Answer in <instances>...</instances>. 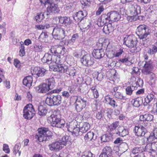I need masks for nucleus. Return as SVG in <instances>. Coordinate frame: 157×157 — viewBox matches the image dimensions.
<instances>
[{"instance_id": "28", "label": "nucleus", "mask_w": 157, "mask_h": 157, "mask_svg": "<svg viewBox=\"0 0 157 157\" xmlns=\"http://www.w3.org/2000/svg\"><path fill=\"white\" fill-rule=\"evenodd\" d=\"M131 102L133 106L138 107L142 103V99L141 97H138L133 99Z\"/></svg>"}, {"instance_id": "40", "label": "nucleus", "mask_w": 157, "mask_h": 157, "mask_svg": "<svg viewBox=\"0 0 157 157\" xmlns=\"http://www.w3.org/2000/svg\"><path fill=\"white\" fill-rule=\"evenodd\" d=\"M79 38V35L78 33H76L72 35L71 39L68 40V43L69 44H73Z\"/></svg>"}, {"instance_id": "62", "label": "nucleus", "mask_w": 157, "mask_h": 157, "mask_svg": "<svg viewBox=\"0 0 157 157\" xmlns=\"http://www.w3.org/2000/svg\"><path fill=\"white\" fill-rule=\"evenodd\" d=\"M103 116V115L102 114V111H101L97 112L96 117L97 119H100Z\"/></svg>"}, {"instance_id": "13", "label": "nucleus", "mask_w": 157, "mask_h": 157, "mask_svg": "<svg viewBox=\"0 0 157 157\" xmlns=\"http://www.w3.org/2000/svg\"><path fill=\"white\" fill-rule=\"evenodd\" d=\"M81 62L86 67L93 65L94 63V59L89 54L84 55L81 58Z\"/></svg>"}, {"instance_id": "46", "label": "nucleus", "mask_w": 157, "mask_h": 157, "mask_svg": "<svg viewBox=\"0 0 157 157\" xmlns=\"http://www.w3.org/2000/svg\"><path fill=\"white\" fill-rule=\"evenodd\" d=\"M50 26V25L48 23H46L44 25H36V27L39 30L46 29L49 28Z\"/></svg>"}, {"instance_id": "51", "label": "nucleus", "mask_w": 157, "mask_h": 157, "mask_svg": "<svg viewBox=\"0 0 157 157\" xmlns=\"http://www.w3.org/2000/svg\"><path fill=\"white\" fill-rule=\"evenodd\" d=\"M133 87V86H128L125 89L126 93L128 95H130L132 93L134 90L132 89V88Z\"/></svg>"}, {"instance_id": "15", "label": "nucleus", "mask_w": 157, "mask_h": 157, "mask_svg": "<svg viewBox=\"0 0 157 157\" xmlns=\"http://www.w3.org/2000/svg\"><path fill=\"white\" fill-rule=\"evenodd\" d=\"M67 129L74 136H78L80 135L81 132L79 127H77L74 123H70L68 126Z\"/></svg>"}, {"instance_id": "31", "label": "nucleus", "mask_w": 157, "mask_h": 157, "mask_svg": "<svg viewBox=\"0 0 157 157\" xmlns=\"http://www.w3.org/2000/svg\"><path fill=\"white\" fill-rule=\"evenodd\" d=\"M93 55L94 57L97 59H100L104 54L101 49H96L94 50Z\"/></svg>"}, {"instance_id": "57", "label": "nucleus", "mask_w": 157, "mask_h": 157, "mask_svg": "<svg viewBox=\"0 0 157 157\" xmlns=\"http://www.w3.org/2000/svg\"><path fill=\"white\" fill-rule=\"evenodd\" d=\"M3 150L6 153H10V149L8 145L7 144H4L3 145Z\"/></svg>"}, {"instance_id": "45", "label": "nucleus", "mask_w": 157, "mask_h": 157, "mask_svg": "<svg viewBox=\"0 0 157 157\" xmlns=\"http://www.w3.org/2000/svg\"><path fill=\"white\" fill-rule=\"evenodd\" d=\"M132 153L134 155L136 154H140L143 153V151L141 147H135L132 150Z\"/></svg>"}, {"instance_id": "4", "label": "nucleus", "mask_w": 157, "mask_h": 157, "mask_svg": "<svg viewBox=\"0 0 157 157\" xmlns=\"http://www.w3.org/2000/svg\"><path fill=\"white\" fill-rule=\"evenodd\" d=\"M73 97L75 98L74 103L75 109L77 112H80L86 107L87 104V99L80 95H75Z\"/></svg>"}, {"instance_id": "34", "label": "nucleus", "mask_w": 157, "mask_h": 157, "mask_svg": "<svg viewBox=\"0 0 157 157\" xmlns=\"http://www.w3.org/2000/svg\"><path fill=\"white\" fill-rule=\"evenodd\" d=\"M154 95L152 94H148L144 98L143 104L144 105H147L153 100Z\"/></svg>"}, {"instance_id": "38", "label": "nucleus", "mask_w": 157, "mask_h": 157, "mask_svg": "<svg viewBox=\"0 0 157 157\" xmlns=\"http://www.w3.org/2000/svg\"><path fill=\"white\" fill-rule=\"evenodd\" d=\"M111 138V135L110 134H106L102 135L101 137V140L103 142L109 141Z\"/></svg>"}, {"instance_id": "43", "label": "nucleus", "mask_w": 157, "mask_h": 157, "mask_svg": "<svg viewBox=\"0 0 157 157\" xmlns=\"http://www.w3.org/2000/svg\"><path fill=\"white\" fill-rule=\"evenodd\" d=\"M35 18L36 21L37 22H40L44 18V14L42 12L38 13L35 17Z\"/></svg>"}, {"instance_id": "2", "label": "nucleus", "mask_w": 157, "mask_h": 157, "mask_svg": "<svg viewBox=\"0 0 157 157\" xmlns=\"http://www.w3.org/2000/svg\"><path fill=\"white\" fill-rule=\"evenodd\" d=\"M137 44L136 39L134 36L130 35L124 39V44L128 47L132 53L138 52L140 50V48L136 47Z\"/></svg>"}, {"instance_id": "61", "label": "nucleus", "mask_w": 157, "mask_h": 157, "mask_svg": "<svg viewBox=\"0 0 157 157\" xmlns=\"http://www.w3.org/2000/svg\"><path fill=\"white\" fill-rule=\"evenodd\" d=\"M35 51L36 52H40L42 51V48L41 46H39L37 45H35L34 46Z\"/></svg>"}, {"instance_id": "12", "label": "nucleus", "mask_w": 157, "mask_h": 157, "mask_svg": "<svg viewBox=\"0 0 157 157\" xmlns=\"http://www.w3.org/2000/svg\"><path fill=\"white\" fill-rule=\"evenodd\" d=\"M60 55H54L52 56L48 53H46L42 59V62L44 63H47L49 64L51 63H54Z\"/></svg>"}, {"instance_id": "48", "label": "nucleus", "mask_w": 157, "mask_h": 157, "mask_svg": "<svg viewBox=\"0 0 157 157\" xmlns=\"http://www.w3.org/2000/svg\"><path fill=\"white\" fill-rule=\"evenodd\" d=\"M104 10V6L103 4H100L99 5V6L98 8V10L96 12V14L97 15H99L101 14V13Z\"/></svg>"}, {"instance_id": "32", "label": "nucleus", "mask_w": 157, "mask_h": 157, "mask_svg": "<svg viewBox=\"0 0 157 157\" xmlns=\"http://www.w3.org/2000/svg\"><path fill=\"white\" fill-rule=\"evenodd\" d=\"M140 13V7L139 6H135L131 10V13L133 16H136Z\"/></svg>"}, {"instance_id": "49", "label": "nucleus", "mask_w": 157, "mask_h": 157, "mask_svg": "<svg viewBox=\"0 0 157 157\" xmlns=\"http://www.w3.org/2000/svg\"><path fill=\"white\" fill-rule=\"evenodd\" d=\"M80 2L84 7L89 6L91 4L90 0H80Z\"/></svg>"}, {"instance_id": "56", "label": "nucleus", "mask_w": 157, "mask_h": 157, "mask_svg": "<svg viewBox=\"0 0 157 157\" xmlns=\"http://www.w3.org/2000/svg\"><path fill=\"white\" fill-rule=\"evenodd\" d=\"M93 154L90 151L86 152L83 153L81 157H93Z\"/></svg>"}, {"instance_id": "44", "label": "nucleus", "mask_w": 157, "mask_h": 157, "mask_svg": "<svg viewBox=\"0 0 157 157\" xmlns=\"http://www.w3.org/2000/svg\"><path fill=\"white\" fill-rule=\"evenodd\" d=\"M25 47L24 44H21L19 47V55L20 56L23 57L25 55Z\"/></svg>"}, {"instance_id": "27", "label": "nucleus", "mask_w": 157, "mask_h": 157, "mask_svg": "<svg viewBox=\"0 0 157 157\" xmlns=\"http://www.w3.org/2000/svg\"><path fill=\"white\" fill-rule=\"evenodd\" d=\"M49 146L51 150L61 149L63 147L60 143L59 141L52 143L49 145Z\"/></svg>"}, {"instance_id": "20", "label": "nucleus", "mask_w": 157, "mask_h": 157, "mask_svg": "<svg viewBox=\"0 0 157 157\" xmlns=\"http://www.w3.org/2000/svg\"><path fill=\"white\" fill-rule=\"evenodd\" d=\"M153 118V116L151 114L146 113L144 115H141L140 116L139 123L144 124L145 121H151Z\"/></svg>"}, {"instance_id": "19", "label": "nucleus", "mask_w": 157, "mask_h": 157, "mask_svg": "<svg viewBox=\"0 0 157 157\" xmlns=\"http://www.w3.org/2000/svg\"><path fill=\"white\" fill-rule=\"evenodd\" d=\"M85 11H79L76 13L74 15V19L78 22H80L86 15Z\"/></svg>"}, {"instance_id": "5", "label": "nucleus", "mask_w": 157, "mask_h": 157, "mask_svg": "<svg viewBox=\"0 0 157 157\" xmlns=\"http://www.w3.org/2000/svg\"><path fill=\"white\" fill-rule=\"evenodd\" d=\"M151 30L144 24L140 25L136 29V34L140 39H146L150 35Z\"/></svg>"}, {"instance_id": "26", "label": "nucleus", "mask_w": 157, "mask_h": 157, "mask_svg": "<svg viewBox=\"0 0 157 157\" xmlns=\"http://www.w3.org/2000/svg\"><path fill=\"white\" fill-rule=\"evenodd\" d=\"M118 132H116V134L119 136L124 137L127 135L128 132L127 130L125 129L124 127L122 126H119L117 129Z\"/></svg>"}, {"instance_id": "8", "label": "nucleus", "mask_w": 157, "mask_h": 157, "mask_svg": "<svg viewBox=\"0 0 157 157\" xmlns=\"http://www.w3.org/2000/svg\"><path fill=\"white\" fill-rule=\"evenodd\" d=\"M52 34L55 39L59 40H63L66 36L64 29L61 27L56 26L54 28Z\"/></svg>"}, {"instance_id": "29", "label": "nucleus", "mask_w": 157, "mask_h": 157, "mask_svg": "<svg viewBox=\"0 0 157 157\" xmlns=\"http://www.w3.org/2000/svg\"><path fill=\"white\" fill-rule=\"evenodd\" d=\"M111 20L114 21H117L119 20L121 18V16L117 12L114 11H112L109 13Z\"/></svg>"}, {"instance_id": "21", "label": "nucleus", "mask_w": 157, "mask_h": 157, "mask_svg": "<svg viewBox=\"0 0 157 157\" xmlns=\"http://www.w3.org/2000/svg\"><path fill=\"white\" fill-rule=\"evenodd\" d=\"M123 52V49L121 48L115 52L112 50L108 53L107 56L109 59H113L114 57L119 56L122 54Z\"/></svg>"}, {"instance_id": "14", "label": "nucleus", "mask_w": 157, "mask_h": 157, "mask_svg": "<svg viewBox=\"0 0 157 157\" xmlns=\"http://www.w3.org/2000/svg\"><path fill=\"white\" fill-rule=\"evenodd\" d=\"M46 70L43 68L35 67L31 69V72L33 75H36L38 77H42L45 74Z\"/></svg>"}, {"instance_id": "23", "label": "nucleus", "mask_w": 157, "mask_h": 157, "mask_svg": "<svg viewBox=\"0 0 157 157\" xmlns=\"http://www.w3.org/2000/svg\"><path fill=\"white\" fill-rule=\"evenodd\" d=\"M90 124L87 122H82L79 125V127L81 133L86 132L90 128Z\"/></svg>"}, {"instance_id": "7", "label": "nucleus", "mask_w": 157, "mask_h": 157, "mask_svg": "<svg viewBox=\"0 0 157 157\" xmlns=\"http://www.w3.org/2000/svg\"><path fill=\"white\" fill-rule=\"evenodd\" d=\"M55 63L56 65L50 66L51 68L53 69L54 71L60 73H64L67 71V66L62 63V59L60 56Z\"/></svg>"}, {"instance_id": "30", "label": "nucleus", "mask_w": 157, "mask_h": 157, "mask_svg": "<svg viewBox=\"0 0 157 157\" xmlns=\"http://www.w3.org/2000/svg\"><path fill=\"white\" fill-rule=\"evenodd\" d=\"M110 20L109 13H108L107 14H103L101 16V22H102L103 25L109 23Z\"/></svg>"}, {"instance_id": "37", "label": "nucleus", "mask_w": 157, "mask_h": 157, "mask_svg": "<svg viewBox=\"0 0 157 157\" xmlns=\"http://www.w3.org/2000/svg\"><path fill=\"white\" fill-rule=\"evenodd\" d=\"M103 152L107 157H112L111 155L112 151V149L109 147L106 146L103 149Z\"/></svg>"}, {"instance_id": "9", "label": "nucleus", "mask_w": 157, "mask_h": 157, "mask_svg": "<svg viewBox=\"0 0 157 157\" xmlns=\"http://www.w3.org/2000/svg\"><path fill=\"white\" fill-rule=\"evenodd\" d=\"M45 102L49 106L58 105L62 102V98L59 95L56 96L51 95L46 98Z\"/></svg>"}, {"instance_id": "54", "label": "nucleus", "mask_w": 157, "mask_h": 157, "mask_svg": "<svg viewBox=\"0 0 157 157\" xmlns=\"http://www.w3.org/2000/svg\"><path fill=\"white\" fill-rule=\"evenodd\" d=\"M14 65L17 68H19L21 66V63L20 61L17 59H15L13 62Z\"/></svg>"}, {"instance_id": "16", "label": "nucleus", "mask_w": 157, "mask_h": 157, "mask_svg": "<svg viewBox=\"0 0 157 157\" xmlns=\"http://www.w3.org/2000/svg\"><path fill=\"white\" fill-rule=\"evenodd\" d=\"M47 8V13H59L60 10L57 4L54 3L49 4Z\"/></svg>"}, {"instance_id": "58", "label": "nucleus", "mask_w": 157, "mask_h": 157, "mask_svg": "<svg viewBox=\"0 0 157 157\" xmlns=\"http://www.w3.org/2000/svg\"><path fill=\"white\" fill-rule=\"evenodd\" d=\"M39 1L41 5L45 6L47 4H50L51 0H39Z\"/></svg>"}, {"instance_id": "33", "label": "nucleus", "mask_w": 157, "mask_h": 157, "mask_svg": "<svg viewBox=\"0 0 157 157\" xmlns=\"http://www.w3.org/2000/svg\"><path fill=\"white\" fill-rule=\"evenodd\" d=\"M114 29V27L112 26L111 24L109 23L107 25L104 26L103 29V31L105 34H109Z\"/></svg>"}, {"instance_id": "42", "label": "nucleus", "mask_w": 157, "mask_h": 157, "mask_svg": "<svg viewBox=\"0 0 157 157\" xmlns=\"http://www.w3.org/2000/svg\"><path fill=\"white\" fill-rule=\"evenodd\" d=\"M94 133L91 131H90L86 134L84 136V139L87 141H91L93 138Z\"/></svg>"}, {"instance_id": "10", "label": "nucleus", "mask_w": 157, "mask_h": 157, "mask_svg": "<svg viewBox=\"0 0 157 157\" xmlns=\"http://www.w3.org/2000/svg\"><path fill=\"white\" fill-rule=\"evenodd\" d=\"M147 124V123H144L140 126H135L133 129L135 135L140 137L144 136L147 132L146 128L144 126H146Z\"/></svg>"}, {"instance_id": "17", "label": "nucleus", "mask_w": 157, "mask_h": 157, "mask_svg": "<svg viewBox=\"0 0 157 157\" xmlns=\"http://www.w3.org/2000/svg\"><path fill=\"white\" fill-rule=\"evenodd\" d=\"M36 89L38 93L44 94L48 92L50 90V88L47 84L43 83L37 86Z\"/></svg>"}, {"instance_id": "52", "label": "nucleus", "mask_w": 157, "mask_h": 157, "mask_svg": "<svg viewBox=\"0 0 157 157\" xmlns=\"http://www.w3.org/2000/svg\"><path fill=\"white\" fill-rule=\"evenodd\" d=\"M114 96L116 98L120 99H124V98L122 94L119 92L115 93Z\"/></svg>"}, {"instance_id": "1", "label": "nucleus", "mask_w": 157, "mask_h": 157, "mask_svg": "<svg viewBox=\"0 0 157 157\" xmlns=\"http://www.w3.org/2000/svg\"><path fill=\"white\" fill-rule=\"evenodd\" d=\"M47 121L53 127L62 128L65 126V121L61 119V115L58 111H54L47 117Z\"/></svg>"}, {"instance_id": "35", "label": "nucleus", "mask_w": 157, "mask_h": 157, "mask_svg": "<svg viewBox=\"0 0 157 157\" xmlns=\"http://www.w3.org/2000/svg\"><path fill=\"white\" fill-rule=\"evenodd\" d=\"M119 122L117 121L112 123L109 125L107 128V130L109 132H111L115 130L119 125Z\"/></svg>"}, {"instance_id": "59", "label": "nucleus", "mask_w": 157, "mask_h": 157, "mask_svg": "<svg viewBox=\"0 0 157 157\" xmlns=\"http://www.w3.org/2000/svg\"><path fill=\"white\" fill-rule=\"evenodd\" d=\"M109 104L113 108L116 107L118 106V105L116 103L115 101L112 99L111 100Z\"/></svg>"}, {"instance_id": "24", "label": "nucleus", "mask_w": 157, "mask_h": 157, "mask_svg": "<svg viewBox=\"0 0 157 157\" xmlns=\"http://www.w3.org/2000/svg\"><path fill=\"white\" fill-rule=\"evenodd\" d=\"M33 82V77L31 76H28L24 78L23 80V83L24 85L30 88L32 86Z\"/></svg>"}, {"instance_id": "63", "label": "nucleus", "mask_w": 157, "mask_h": 157, "mask_svg": "<svg viewBox=\"0 0 157 157\" xmlns=\"http://www.w3.org/2000/svg\"><path fill=\"white\" fill-rule=\"evenodd\" d=\"M62 96L65 98H68L70 96L69 93L67 91H64L62 92Z\"/></svg>"}, {"instance_id": "41", "label": "nucleus", "mask_w": 157, "mask_h": 157, "mask_svg": "<svg viewBox=\"0 0 157 157\" xmlns=\"http://www.w3.org/2000/svg\"><path fill=\"white\" fill-rule=\"evenodd\" d=\"M65 73L68 74L70 76H74L75 75L76 71L73 67H67V71Z\"/></svg>"}, {"instance_id": "60", "label": "nucleus", "mask_w": 157, "mask_h": 157, "mask_svg": "<svg viewBox=\"0 0 157 157\" xmlns=\"http://www.w3.org/2000/svg\"><path fill=\"white\" fill-rule=\"evenodd\" d=\"M145 149L146 151L150 153L152 149L151 144H147L145 147Z\"/></svg>"}, {"instance_id": "53", "label": "nucleus", "mask_w": 157, "mask_h": 157, "mask_svg": "<svg viewBox=\"0 0 157 157\" xmlns=\"http://www.w3.org/2000/svg\"><path fill=\"white\" fill-rule=\"evenodd\" d=\"M19 146L18 145H15L13 150V153L16 155L17 152L19 153V155L20 156L21 154V152L19 151Z\"/></svg>"}, {"instance_id": "3", "label": "nucleus", "mask_w": 157, "mask_h": 157, "mask_svg": "<svg viewBox=\"0 0 157 157\" xmlns=\"http://www.w3.org/2000/svg\"><path fill=\"white\" fill-rule=\"evenodd\" d=\"M38 134L35 136L36 138L40 142L49 140L52 138L53 133L48 128L41 127L38 129Z\"/></svg>"}, {"instance_id": "36", "label": "nucleus", "mask_w": 157, "mask_h": 157, "mask_svg": "<svg viewBox=\"0 0 157 157\" xmlns=\"http://www.w3.org/2000/svg\"><path fill=\"white\" fill-rule=\"evenodd\" d=\"M38 113L41 116H45L47 113V110L42 105H40L38 107Z\"/></svg>"}, {"instance_id": "47", "label": "nucleus", "mask_w": 157, "mask_h": 157, "mask_svg": "<svg viewBox=\"0 0 157 157\" xmlns=\"http://www.w3.org/2000/svg\"><path fill=\"white\" fill-rule=\"evenodd\" d=\"M157 52V43H155L153 45L152 49H150L148 51L150 54H154Z\"/></svg>"}, {"instance_id": "50", "label": "nucleus", "mask_w": 157, "mask_h": 157, "mask_svg": "<svg viewBox=\"0 0 157 157\" xmlns=\"http://www.w3.org/2000/svg\"><path fill=\"white\" fill-rule=\"evenodd\" d=\"M67 136H63L61 140H60L59 142L60 143L61 145L63 147L64 146L66 145L67 142Z\"/></svg>"}, {"instance_id": "6", "label": "nucleus", "mask_w": 157, "mask_h": 157, "mask_svg": "<svg viewBox=\"0 0 157 157\" xmlns=\"http://www.w3.org/2000/svg\"><path fill=\"white\" fill-rule=\"evenodd\" d=\"M23 117L27 120H30L34 116L36 112L33 105L29 103L24 108L23 112Z\"/></svg>"}, {"instance_id": "22", "label": "nucleus", "mask_w": 157, "mask_h": 157, "mask_svg": "<svg viewBox=\"0 0 157 157\" xmlns=\"http://www.w3.org/2000/svg\"><path fill=\"white\" fill-rule=\"evenodd\" d=\"M59 23L65 26L70 25L71 23V21L70 17L66 16L58 17Z\"/></svg>"}, {"instance_id": "39", "label": "nucleus", "mask_w": 157, "mask_h": 157, "mask_svg": "<svg viewBox=\"0 0 157 157\" xmlns=\"http://www.w3.org/2000/svg\"><path fill=\"white\" fill-rule=\"evenodd\" d=\"M91 92L92 93L94 98H97L99 96L98 90L96 89V86H93L90 88Z\"/></svg>"}, {"instance_id": "18", "label": "nucleus", "mask_w": 157, "mask_h": 157, "mask_svg": "<svg viewBox=\"0 0 157 157\" xmlns=\"http://www.w3.org/2000/svg\"><path fill=\"white\" fill-rule=\"evenodd\" d=\"M66 44V42L64 40L61 41L59 45H57L56 55L60 54L63 55L65 53L66 49L64 45Z\"/></svg>"}, {"instance_id": "64", "label": "nucleus", "mask_w": 157, "mask_h": 157, "mask_svg": "<svg viewBox=\"0 0 157 157\" xmlns=\"http://www.w3.org/2000/svg\"><path fill=\"white\" fill-rule=\"evenodd\" d=\"M57 45L52 46L50 49L51 52L52 53L56 54Z\"/></svg>"}, {"instance_id": "11", "label": "nucleus", "mask_w": 157, "mask_h": 157, "mask_svg": "<svg viewBox=\"0 0 157 157\" xmlns=\"http://www.w3.org/2000/svg\"><path fill=\"white\" fill-rule=\"evenodd\" d=\"M153 68L152 62L151 60L145 61V63L141 70L142 73L144 75L151 74L152 75L153 74L152 72Z\"/></svg>"}, {"instance_id": "25", "label": "nucleus", "mask_w": 157, "mask_h": 157, "mask_svg": "<svg viewBox=\"0 0 157 157\" xmlns=\"http://www.w3.org/2000/svg\"><path fill=\"white\" fill-rule=\"evenodd\" d=\"M109 74V75H110L109 77L110 80L114 82L118 81L119 77L116 70L114 69L111 70Z\"/></svg>"}, {"instance_id": "55", "label": "nucleus", "mask_w": 157, "mask_h": 157, "mask_svg": "<svg viewBox=\"0 0 157 157\" xmlns=\"http://www.w3.org/2000/svg\"><path fill=\"white\" fill-rule=\"evenodd\" d=\"M47 80L48 82V84H47V85H48V86L50 87L51 85H53L55 82V78L54 77L50 78Z\"/></svg>"}]
</instances>
